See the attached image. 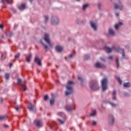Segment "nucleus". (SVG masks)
I'll return each instance as SVG.
<instances>
[{"instance_id": "5fc2aeb1", "label": "nucleus", "mask_w": 131, "mask_h": 131, "mask_svg": "<svg viewBox=\"0 0 131 131\" xmlns=\"http://www.w3.org/2000/svg\"><path fill=\"white\" fill-rule=\"evenodd\" d=\"M2 57H4V55H2Z\"/></svg>"}, {"instance_id": "aec40b11", "label": "nucleus", "mask_w": 131, "mask_h": 131, "mask_svg": "<svg viewBox=\"0 0 131 131\" xmlns=\"http://www.w3.org/2000/svg\"><path fill=\"white\" fill-rule=\"evenodd\" d=\"M29 109L30 111H33L34 109H35V107H34V106L32 105V104H31V102L29 103Z\"/></svg>"}, {"instance_id": "f704fd0d", "label": "nucleus", "mask_w": 131, "mask_h": 131, "mask_svg": "<svg viewBox=\"0 0 131 131\" xmlns=\"http://www.w3.org/2000/svg\"><path fill=\"white\" fill-rule=\"evenodd\" d=\"M19 57H20V54L17 53L15 56V59H17V58H19Z\"/></svg>"}, {"instance_id": "6ab92c4d", "label": "nucleus", "mask_w": 131, "mask_h": 131, "mask_svg": "<svg viewBox=\"0 0 131 131\" xmlns=\"http://www.w3.org/2000/svg\"><path fill=\"white\" fill-rule=\"evenodd\" d=\"M55 49L57 51V52H62V51H63V47L60 46H57L56 47H55Z\"/></svg>"}, {"instance_id": "f3484780", "label": "nucleus", "mask_w": 131, "mask_h": 131, "mask_svg": "<svg viewBox=\"0 0 131 131\" xmlns=\"http://www.w3.org/2000/svg\"><path fill=\"white\" fill-rule=\"evenodd\" d=\"M66 110L68 111V112H71V111H73V110H74V108L73 107H72L70 105H67L66 106Z\"/></svg>"}, {"instance_id": "72a5a7b5", "label": "nucleus", "mask_w": 131, "mask_h": 131, "mask_svg": "<svg viewBox=\"0 0 131 131\" xmlns=\"http://www.w3.org/2000/svg\"><path fill=\"white\" fill-rule=\"evenodd\" d=\"M78 79L79 80H80L81 82H83V79H82V77L79 76L78 77Z\"/></svg>"}, {"instance_id": "f8f14e48", "label": "nucleus", "mask_w": 131, "mask_h": 131, "mask_svg": "<svg viewBox=\"0 0 131 131\" xmlns=\"http://www.w3.org/2000/svg\"><path fill=\"white\" fill-rule=\"evenodd\" d=\"M122 25H123V23L122 22L118 23L115 25V28L116 30H118V29H119V27H120V26H122Z\"/></svg>"}, {"instance_id": "58836bf2", "label": "nucleus", "mask_w": 131, "mask_h": 131, "mask_svg": "<svg viewBox=\"0 0 131 131\" xmlns=\"http://www.w3.org/2000/svg\"><path fill=\"white\" fill-rule=\"evenodd\" d=\"M58 114L60 116H64V115L63 114V113H59Z\"/></svg>"}, {"instance_id": "49530a36", "label": "nucleus", "mask_w": 131, "mask_h": 131, "mask_svg": "<svg viewBox=\"0 0 131 131\" xmlns=\"http://www.w3.org/2000/svg\"><path fill=\"white\" fill-rule=\"evenodd\" d=\"M4 26H3V25H0V28H3Z\"/></svg>"}, {"instance_id": "2eb2a0df", "label": "nucleus", "mask_w": 131, "mask_h": 131, "mask_svg": "<svg viewBox=\"0 0 131 131\" xmlns=\"http://www.w3.org/2000/svg\"><path fill=\"white\" fill-rule=\"evenodd\" d=\"M26 8V5L25 4H22L18 6V9L20 10V11H23Z\"/></svg>"}, {"instance_id": "603ef678", "label": "nucleus", "mask_w": 131, "mask_h": 131, "mask_svg": "<svg viewBox=\"0 0 131 131\" xmlns=\"http://www.w3.org/2000/svg\"><path fill=\"white\" fill-rule=\"evenodd\" d=\"M77 1V2H79V1H80V0H76Z\"/></svg>"}, {"instance_id": "c85d7f7f", "label": "nucleus", "mask_w": 131, "mask_h": 131, "mask_svg": "<svg viewBox=\"0 0 131 131\" xmlns=\"http://www.w3.org/2000/svg\"><path fill=\"white\" fill-rule=\"evenodd\" d=\"M50 105H53V104L55 103V99L54 98L51 99L50 100Z\"/></svg>"}, {"instance_id": "b1692460", "label": "nucleus", "mask_w": 131, "mask_h": 131, "mask_svg": "<svg viewBox=\"0 0 131 131\" xmlns=\"http://www.w3.org/2000/svg\"><path fill=\"white\" fill-rule=\"evenodd\" d=\"M30 59H31V54H29L28 56L26 57L27 62H30Z\"/></svg>"}, {"instance_id": "a878e982", "label": "nucleus", "mask_w": 131, "mask_h": 131, "mask_svg": "<svg viewBox=\"0 0 131 131\" xmlns=\"http://www.w3.org/2000/svg\"><path fill=\"white\" fill-rule=\"evenodd\" d=\"M115 61L116 63L117 68H118V67H119V61H118V58H116Z\"/></svg>"}, {"instance_id": "4468645a", "label": "nucleus", "mask_w": 131, "mask_h": 131, "mask_svg": "<svg viewBox=\"0 0 131 131\" xmlns=\"http://www.w3.org/2000/svg\"><path fill=\"white\" fill-rule=\"evenodd\" d=\"M51 23L53 25H57L59 23V19L55 18L54 19H52Z\"/></svg>"}, {"instance_id": "20e7f679", "label": "nucleus", "mask_w": 131, "mask_h": 131, "mask_svg": "<svg viewBox=\"0 0 131 131\" xmlns=\"http://www.w3.org/2000/svg\"><path fill=\"white\" fill-rule=\"evenodd\" d=\"M107 82L108 81L106 78H104L101 81V89L103 92L108 89V86H107Z\"/></svg>"}, {"instance_id": "a18cd8bd", "label": "nucleus", "mask_w": 131, "mask_h": 131, "mask_svg": "<svg viewBox=\"0 0 131 131\" xmlns=\"http://www.w3.org/2000/svg\"><path fill=\"white\" fill-rule=\"evenodd\" d=\"M15 110H16V111H18L19 110V107L18 106L16 107Z\"/></svg>"}, {"instance_id": "7c9ffc66", "label": "nucleus", "mask_w": 131, "mask_h": 131, "mask_svg": "<svg viewBox=\"0 0 131 131\" xmlns=\"http://www.w3.org/2000/svg\"><path fill=\"white\" fill-rule=\"evenodd\" d=\"M49 20V16L46 15L45 16V23H47Z\"/></svg>"}, {"instance_id": "a19ab883", "label": "nucleus", "mask_w": 131, "mask_h": 131, "mask_svg": "<svg viewBox=\"0 0 131 131\" xmlns=\"http://www.w3.org/2000/svg\"><path fill=\"white\" fill-rule=\"evenodd\" d=\"M113 57H112V56H109L108 57V60H112V58H113Z\"/></svg>"}, {"instance_id": "3c124183", "label": "nucleus", "mask_w": 131, "mask_h": 131, "mask_svg": "<svg viewBox=\"0 0 131 131\" xmlns=\"http://www.w3.org/2000/svg\"><path fill=\"white\" fill-rule=\"evenodd\" d=\"M33 0H30V2L31 3Z\"/></svg>"}, {"instance_id": "473e14b6", "label": "nucleus", "mask_w": 131, "mask_h": 131, "mask_svg": "<svg viewBox=\"0 0 131 131\" xmlns=\"http://www.w3.org/2000/svg\"><path fill=\"white\" fill-rule=\"evenodd\" d=\"M110 104L112 106V107H116V106H117V104L111 102H110Z\"/></svg>"}, {"instance_id": "6e6d98bb", "label": "nucleus", "mask_w": 131, "mask_h": 131, "mask_svg": "<svg viewBox=\"0 0 131 131\" xmlns=\"http://www.w3.org/2000/svg\"><path fill=\"white\" fill-rule=\"evenodd\" d=\"M88 58H86V59H88Z\"/></svg>"}, {"instance_id": "864d4df0", "label": "nucleus", "mask_w": 131, "mask_h": 131, "mask_svg": "<svg viewBox=\"0 0 131 131\" xmlns=\"http://www.w3.org/2000/svg\"><path fill=\"white\" fill-rule=\"evenodd\" d=\"M56 82H59V80L56 81Z\"/></svg>"}, {"instance_id": "423d86ee", "label": "nucleus", "mask_w": 131, "mask_h": 131, "mask_svg": "<svg viewBox=\"0 0 131 131\" xmlns=\"http://www.w3.org/2000/svg\"><path fill=\"white\" fill-rule=\"evenodd\" d=\"M114 8L115 9H118L120 11H122L123 10V5L121 4L120 1H119L118 3L115 4Z\"/></svg>"}, {"instance_id": "9d476101", "label": "nucleus", "mask_w": 131, "mask_h": 131, "mask_svg": "<svg viewBox=\"0 0 131 131\" xmlns=\"http://www.w3.org/2000/svg\"><path fill=\"white\" fill-rule=\"evenodd\" d=\"M108 117H109L110 124L111 125H113V124L114 123V120H115V119H114V117H113V115H110Z\"/></svg>"}, {"instance_id": "e433bc0d", "label": "nucleus", "mask_w": 131, "mask_h": 131, "mask_svg": "<svg viewBox=\"0 0 131 131\" xmlns=\"http://www.w3.org/2000/svg\"><path fill=\"white\" fill-rule=\"evenodd\" d=\"M92 125H96V124H97V122H96L95 121H92Z\"/></svg>"}, {"instance_id": "6e6552de", "label": "nucleus", "mask_w": 131, "mask_h": 131, "mask_svg": "<svg viewBox=\"0 0 131 131\" xmlns=\"http://www.w3.org/2000/svg\"><path fill=\"white\" fill-rule=\"evenodd\" d=\"M90 25L92 28H93V30H95V31L97 30V22L94 21H91Z\"/></svg>"}, {"instance_id": "ddd939ff", "label": "nucleus", "mask_w": 131, "mask_h": 131, "mask_svg": "<svg viewBox=\"0 0 131 131\" xmlns=\"http://www.w3.org/2000/svg\"><path fill=\"white\" fill-rule=\"evenodd\" d=\"M35 62L37 63V65H38L39 66H41V60H40V59H39L38 57H36L35 58Z\"/></svg>"}, {"instance_id": "8fccbe9b", "label": "nucleus", "mask_w": 131, "mask_h": 131, "mask_svg": "<svg viewBox=\"0 0 131 131\" xmlns=\"http://www.w3.org/2000/svg\"><path fill=\"white\" fill-rule=\"evenodd\" d=\"M101 60H102L103 61H104L105 60L104 59V58H101Z\"/></svg>"}, {"instance_id": "ea45409f", "label": "nucleus", "mask_w": 131, "mask_h": 131, "mask_svg": "<svg viewBox=\"0 0 131 131\" xmlns=\"http://www.w3.org/2000/svg\"><path fill=\"white\" fill-rule=\"evenodd\" d=\"M4 127H6V128H8V127H9V126L7 124H4Z\"/></svg>"}, {"instance_id": "f257e3e1", "label": "nucleus", "mask_w": 131, "mask_h": 131, "mask_svg": "<svg viewBox=\"0 0 131 131\" xmlns=\"http://www.w3.org/2000/svg\"><path fill=\"white\" fill-rule=\"evenodd\" d=\"M104 50L107 53H111L112 51H115V52H120V54H122V59H125V53L124 52V49H116L115 47L110 48L108 47H104Z\"/></svg>"}, {"instance_id": "de8ad7c7", "label": "nucleus", "mask_w": 131, "mask_h": 131, "mask_svg": "<svg viewBox=\"0 0 131 131\" xmlns=\"http://www.w3.org/2000/svg\"><path fill=\"white\" fill-rule=\"evenodd\" d=\"M12 65H13V64H12V63H9V67H11L12 66Z\"/></svg>"}, {"instance_id": "cd10ccee", "label": "nucleus", "mask_w": 131, "mask_h": 131, "mask_svg": "<svg viewBox=\"0 0 131 131\" xmlns=\"http://www.w3.org/2000/svg\"><path fill=\"white\" fill-rule=\"evenodd\" d=\"M5 77L6 79H9V77H10V74L6 73L5 75Z\"/></svg>"}, {"instance_id": "412c9836", "label": "nucleus", "mask_w": 131, "mask_h": 131, "mask_svg": "<svg viewBox=\"0 0 131 131\" xmlns=\"http://www.w3.org/2000/svg\"><path fill=\"white\" fill-rule=\"evenodd\" d=\"M123 86L124 88H130L131 86L130 83L129 82L124 83Z\"/></svg>"}, {"instance_id": "2f4dec72", "label": "nucleus", "mask_w": 131, "mask_h": 131, "mask_svg": "<svg viewBox=\"0 0 131 131\" xmlns=\"http://www.w3.org/2000/svg\"><path fill=\"white\" fill-rule=\"evenodd\" d=\"M116 79L118 80V82H119L120 84H121V80L120 79V78H119V77H116Z\"/></svg>"}, {"instance_id": "c756f323", "label": "nucleus", "mask_w": 131, "mask_h": 131, "mask_svg": "<svg viewBox=\"0 0 131 131\" xmlns=\"http://www.w3.org/2000/svg\"><path fill=\"white\" fill-rule=\"evenodd\" d=\"M58 122L59 123H60V124H63L64 122H65V120H62L61 119H58Z\"/></svg>"}, {"instance_id": "1a4fd4ad", "label": "nucleus", "mask_w": 131, "mask_h": 131, "mask_svg": "<svg viewBox=\"0 0 131 131\" xmlns=\"http://www.w3.org/2000/svg\"><path fill=\"white\" fill-rule=\"evenodd\" d=\"M34 123L38 127H41L42 126V122L40 120H35Z\"/></svg>"}, {"instance_id": "5701e85b", "label": "nucleus", "mask_w": 131, "mask_h": 131, "mask_svg": "<svg viewBox=\"0 0 131 131\" xmlns=\"http://www.w3.org/2000/svg\"><path fill=\"white\" fill-rule=\"evenodd\" d=\"M40 43H41V45H42L43 47H44V48L45 49V50H49V47H48V46L43 43V42H42V41L40 40Z\"/></svg>"}, {"instance_id": "f03ea898", "label": "nucleus", "mask_w": 131, "mask_h": 131, "mask_svg": "<svg viewBox=\"0 0 131 131\" xmlns=\"http://www.w3.org/2000/svg\"><path fill=\"white\" fill-rule=\"evenodd\" d=\"M73 85H74V82L70 80L68 81L66 86V96H68L73 93Z\"/></svg>"}, {"instance_id": "09e8293b", "label": "nucleus", "mask_w": 131, "mask_h": 131, "mask_svg": "<svg viewBox=\"0 0 131 131\" xmlns=\"http://www.w3.org/2000/svg\"><path fill=\"white\" fill-rule=\"evenodd\" d=\"M0 100H1V102H3V98H1Z\"/></svg>"}, {"instance_id": "7ed1b4c3", "label": "nucleus", "mask_w": 131, "mask_h": 131, "mask_svg": "<svg viewBox=\"0 0 131 131\" xmlns=\"http://www.w3.org/2000/svg\"><path fill=\"white\" fill-rule=\"evenodd\" d=\"M43 39L45 41L48 45L49 48H53V44L50 40V35L48 33H45L43 36Z\"/></svg>"}, {"instance_id": "37998d69", "label": "nucleus", "mask_w": 131, "mask_h": 131, "mask_svg": "<svg viewBox=\"0 0 131 131\" xmlns=\"http://www.w3.org/2000/svg\"><path fill=\"white\" fill-rule=\"evenodd\" d=\"M124 96L125 97H128V94H127V93H125V94H124Z\"/></svg>"}, {"instance_id": "4be33fe9", "label": "nucleus", "mask_w": 131, "mask_h": 131, "mask_svg": "<svg viewBox=\"0 0 131 131\" xmlns=\"http://www.w3.org/2000/svg\"><path fill=\"white\" fill-rule=\"evenodd\" d=\"M96 115H97V112L93 110L90 113V116H96Z\"/></svg>"}, {"instance_id": "4c0bfd02", "label": "nucleus", "mask_w": 131, "mask_h": 131, "mask_svg": "<svg viewBox=\"0 0 131 131\" xmlns=\"http://www.w3.org/2000/svg\"><path fill=\"white\" fill-rule=\"evenodd\" d=\"M48 99H49V97L48 96V95H46L44 97V100L45 101H47V100H48Z\"/></svg>"}, {"instance_id": "bb28decb", "label": "nucleus", "mask_w": 131, "mask_h": 131, "mask_svg": "<svg viewBox=\"0 0 131 131\" xmlns=\"http://www.w3.org/2000/svg\"><path fill=\"white\" fill-rule=\"evenodd\" d=\"M7 116H0V120H4L7 118Z\"/></svg>"}, {"instance_id": "dca6fc26", "label": "nucleus", "mask_w": 131, "mask_h": 131, "mask_svg": "<svg viewBox=\"0 0 131 131\" xmlns=\"http://www.w3.org/2000/svg\"><path fill=\"white\" fill-rule=\"evenodd\" d=\"M89 7H90V4H89L88 3L83 4L82 7V11H84L85 10H86V9H88V8H89Z\"/></svg>"}, {"instance_id": "0eeeda50", "label": "nucleus", "mask_w": 131, "mask_h": 131, "mask_svg": "<svg viewBox=\"0 0 131 131\" xmlns=\"http://www.w3.org/2000/svg\"><path fill=\"white\" fill-rule=\"evenodd\" d=\"M21 81L22 80H21V79H17V84H18L19 85H21L23 91H26V90H27V87H26V85H25V84L21 83Z\"/></svg>"}, {"instance_id": "c03bdc74", "label": "nucleus", "mask_w": 131, "mask_h": 131, "mask_svg": "<svg viewBox=\"0 0 131 131\" xmlns=\"http://www.w3.org/2000/svg\"><path fill=\"white\" fill-rule=\"evenodd\" d=\"M116 16H117V17H118L119 16V13H116Z\"/></svg>"}, {"instance_id": "a211bd4d", "label": "nucleus", "mask_w": 131, "mask_h": 131, "mask_svg": "<svg viewBox=\"0 0 131 131\" xmlns=\"http://www.w3.org/2000/svg\"><path fill=\"white\" fill-rule=\"evenodd\" d=\"M108 34L109 35H112L113 36L115 34V32H114V30L112 29V28H109L108 29Z\"/></svg>"}, {"instance_id": "79ce46f5", "label": "nucleus", "mask_w": 131, "mask_h": 131, "mask_svg": "<svg viewBox=\"0 0 131 131\" xmlns=\"http://www.w3.org/2000/svg\"><path fill=\"white\" fill-rule=\"evenodd\" d=\"M97 6H98V7L100 8V7H101V3H98V5H97Z\"/></svg>"}, {"instance_id": "393cba45", "label": "nucleus", "mask_w": 131, "mask_h": 131, "mask_svg": "<svg viewBox=\"0 0 131 131\" xmlns=\"http://www.w3.org/2000/svg\"><path fill=\"white\" fill-rule=\"evenodd\" d=\"M116 95V91H114L113 92V100H116V96L115 95Z\"/></svg>"}, {"instance_id": "c9c22d12", "label": "nucleus", "mask_w": 131, "mask_h": 131, "mask_svg": "<svg viewBox=\"0 0 131 131\" xmlns=\"http://www.w3.org/2000/svg\"><path fill=\"white\" fill-rule=\"evenodd\" d=\"M74 56V54H71L69 55V58L70 59H71V58H73V56Z\"/></svg>"}, {"instance_id": "39448f33", "label": "nucleus", "mask_w": 131, "mask_h": 131, "mask_svg": "<svg viewBox=\"0 0 131 131\" xmlns=\"http://www.w3.org/2000/svg\"><path fill=\"white\" fill-rule=\"evenodd\" d=\"M90 86L93 91L99 90V86L98 85V82L97 81H93L90 82Z\"/></svg>"}, {"instance_id": "9b49d317", "label": "nucleus", "mask_w": 131, "mask_h": 131, "mask_svg": "<svg viewBox=\"0 0 131 131\" xmlns=\"http://www.w3.org/2000/svg\"><path fill=\"white\" fill-rule=\"evenodd\" d=\"M95 66L96 67V68H104V67H105L104 64H102L99 62H96L95 64Z\"/></svg>"}]
</instances>
